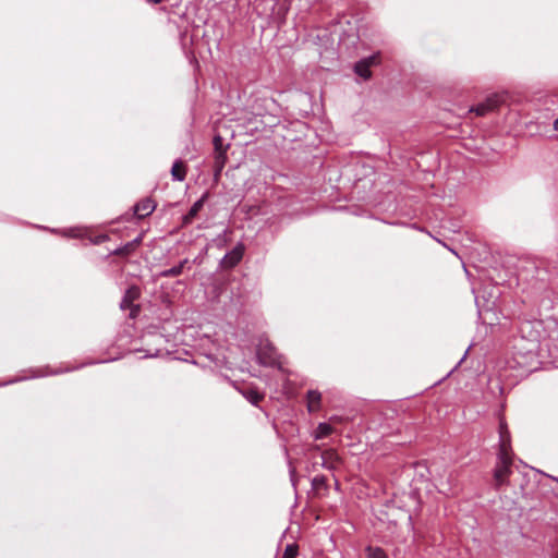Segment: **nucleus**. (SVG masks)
Wrapping results in <instances>:
<instances>
[{"instance_id":"1","label":"nucleus","mask_w":558,"mask_h":558,"mask_svg":"<svg viewBox=\"0 0 558 558\" xmlns=\"http://www.w3.org/2000/svg\"><path fill=\"white\" fill-rule=\"evenodd\" d=\"M512 457L511 450H499L497 457V464L494 471V478L496 486H501L507 483L508 477L511 474Z\"/></svg>"},{"instance_id":"2","label":"nucleus","mask_w":558,"mask_h":558,"mask_svg":"<svg viewBox=\"0 0 558 558\" xmlns=\"http://www.w3.org/2000/svg\"><path fill=\"white\" fill-rule=\"evenodd\" d=\"M507 100V95L501 94H493L489 95L483 102H480L475 107L470 109V112H475L476 116H485L488 112L496 110L500 105L505 104Z\"/></svg>"},{"instance_id":"3","label":"nucleus","mask_w":558,"mask_h":558,"mask_svg":"<svg viewBox=\"0 0 558 558\" xmlns=\"http://www.w3.org/2000/svg\"><path fill=\"white\" fill-rule=\"evenodd\" d=\"M379 61L380 56L378 52L367 58L361 59L355 63L354 72L364 80H368L372 76L371 66L377 65Z\"/></svg>"},{"instance_id":"4","label":"nucleus","mask_w":558,"mask_h":558,"mask_svg":"<svg viewBox=\"0 0 558 558\" xmlns=\"http://www.w3.org/2000/svg\"><path fill=\"white\" fill-rule=\"evenodd\" d=\"M256 355L259 363L265 366H272L278 360L277 351L270 343L260 344L257 349Z\"/></svg>"},{"instance_id":"5","label":"nucleus","mask_w":558,"mask_h":558,"mask_svg":"<svg viewBox=\"0 0 558 558\" xmlns=\"http://www.w3.org/2000/svg\"><path fill=\"white\" fill-rule=\"evenodd\" d=\"M244 254V245L242 243H238L229 253H227L221 259V266L223 268H232L236 266Z\"/></svg>"},{"instance_id":"6","label":"nucleus","mask_w":558,"mask_h":558,"mask_svg":"<svg viewBox=\"0 0 558 558\" xmlns=\"http://www.w3.org/2000/svg\"><path fill=\"white\" fill-rule=\"evenodd\" d=\"M140 296V290L136 287L129 288L120 303L122 310H131L130 316L135 317L138 313V307L133 305V302Z\"/></svg>"},{"instance_id":"7","label":"nucleus","mask_w":558,"mask_h":558,"mask_svg":"<svg viewBox=\"0 0 558 558\" xmlns=\"http://www.w3.org/2000/svg\"><path fill=\"white\" fill-rule=\"evenodd\" d=\"M155 201L149 197H146L135 204L134 214L142 219L149 216L155 210Z\"/></svg>"},{"instance_id":"8","label":"nucleus","mask_w":558,"mask_h":558,"mask_svg":"<svg viewBox=\"0 0 558 558\" xmlns=\"http://www.w3.org/2000/svg\"><path fill=\"white\" fill-rule=\"evenodd\" d=\"M340 464V458L333 449L325 450L322 453V465L327 470H336Z\"/></svg>"},{"instance_id":"9","label":"nucleus","mask_w":558,"mask_h":558,"mask_svg":"<svg viewBox=\"0 0 558 558\" xmlns=\"http://www.w3.org/2000/svg\"><path fill=\"white\" fill-rule=\"evenodd\" d=\"M306 400L310 412H316L320 409L322 393L318 390H308Z\"/></svg>"},{"instance_id":"10","label":"nucleus","mask_w":558,"mask_h":558,"mask_svg":"<svg viewBox=\"0 0 558 558\" xmlns=\"http://www.w3.org/2000/svg\"><path fill=\"white\" fill-rule=\"evenodd\" d=\"M511 450L510 446V433L505 422L499 424V450Z\"/></svg>"},{"instance_id":"11","label":"nucleus","mask_w":558,"mask_h":558,"mask_svg":"<svg viewBox=\"0 0 558 558\" xmlns=\"http://www.w3.org/2000/svg\"><path fill=\"white\" fill-rule=\"evenodd\" d=\"M171 175H172L173 180H175V181H180V182L184 181L185 175H186V170H185L184 163L181 160H177L173 162L172 168H171Z\"/></svg>"},{"instance_id":"12","label":"nucleus","mask_w":558,"mask_h":558,"mask_svg":"<svg viewBox=\"0 0 558 558\" xmlns=\"http://www.w3.org/2000/svg\"><path fill=\"white\" fill-rule=\"evenodd\" d=\"M205 198H206V194L203 195L198 201H196L192 207L190 208L189 213L185 215L184 217V222L185 223H189L192 221L193 218H195L197 216V214L199 213V210L203 208L204 206V202H205Z\"/></svg>"},{"instance_id":"13","label":"nucleus","mask_w":558,"mask_h":558,"mask_svg":"<svg viewBox=\"0 0 558 558\" xmlns=\"http://www.w3.org/2000/svg\"><path fill=\"white\" fill-rule=\"evenodd\" d=\"M189 263V259L185 258L183 259L182 262H180L178 265L171 267V268H168V269H165L160 272V276L161 277H165V278H170V277H177V276H180L182 272H183V268L184 266Z\"/></svg>"},{"instance_id":"14","label":"nucleus","mask_w":558,"mask_h":558,"mask_svg":"<svg viewBox=\"0 0 558 558\" xmlns=\"http://www.w3.org/2000/svg\"><path fill=\"white\" fill-rule=\"evenodd\" d=\"M243 397L253 405H257L259 401L264 398L262 393L253 388H248L242 391Z\"/></svg>"},{"instance_id":"15","label":"nucleus","mask_w":558,"mask_h":558,"mask_svg":"<svg viewBox=\"0 0 558 558\" xmlns=\"http://www.w3.org/2000/svg\"><path fill=\"white\" fill-rule=\"evenodd\" d=\"M332 427L328 423H319L315 430V439H323L332 433Z\"/></svg>"},{"instance_id":"16","label":"nucleus","mask_w":558,"mask_h":558,"mask_svg":"<svg viewBox=\"0 0 558 558\" xmlns=\"http://www.w3.org/2000/svg\"><path fill=\"white\" fill-rule=\"evenodd\" d=\"M366 554V558H388L387 554L380 547L367 546Z\"/></svg>"},{"instance_id":"17","label":"nucleus","mask_w":558,"mask_h":558,"mask_svg":"<svg viewBox=\"0 0 558 558\" xmlns=\"http://www.w3.org/2000/svg\"><path fill=\"white\" fill-rule=\"evenodd\" d=\"M135 250H136V248L134 247V244H133V243L128 242V243H125L124 245H122V246H120V247L116 248V250L113 251V254H114V255H125V256H126V255L132 254Z\"/></svg>"},{"instance_id":"18","label":"nucleus","mask_w":558,"mask_h":558,"mask_svg":"<svg viewBox=\"0 0 558 558\" xmlns=\"http://www.w3.org/2000/svg\"><path fill=\"white\" fill-rule=\"evenodd\" d=\"M298 545L289 544L286 546L282 558H295L298 555Z\"/></svg>"},{"instance_id":"19","label":"nucleus","mask_w":558,"mask_h":558,"mask_svg":"<svg viewBox=\"0 0 558 558\" xmlns=\"http://www.w3.org/2000/svg\"><path fill=\"white\" fill-rule=\"evenodd\" d=\"M225 159H226V155H225V150H220L218 151L217 156H216V165L218 166V171H220L225 165Z\"/></svg>"},{"instance_id":"20","label":"nucleus","mask_w":558,"mask_h":558,"mask_svg":"<svg viewBox=\"0 0 558 558\" xmlns=\"http://www.w3.org/2000/svg\"><path fill=\"white\" fill-rule=\"evenodd\" d=\"M143 352H145V357H154V356H157L159 354V350L158 349H146V350H142Z\"/></svg>"},{"instance_id":"21","label":"nucleus","mask_w":558,"mask_h":558,"mask_svg":"<svg viewBox=\"0 0 558 558\" xmlns=\"http://www.w3.org/2000/svg\"><path fill=\"white\" fill-rule=\"evenodd\" d=\"M214 144H215V147H216V150H217V151L222 150V149H221V145H222V144H221V137H220V136H215V138H214Z\"/></svg>"},{"instance_id":"22","label":"nucleus","mask_w":558,"mask_h":558,"mask_svg":"<svg viewBox=\"0 0 558 558\" xmlns=\"http://www.w3.org/2000/svg\"><path fill=\"white\" fill-rule=\"evenodd\" d=\"M142 242V236H137L136 239H134L133 241H130V243H133L134 244V247L136 248L140 243Z\"/></svg>"},{"instance_id":"23","label":"nucleus","mask_w":558,"mask_h":558,"mask_svg":"<svg viewBox=\"0 0 558 558\" xmlns=\"http://www.w3.org/2000/svg\"><path fill=\"white\" fill-rule=\"evenodd\" d=\"M554 129L558 131V118L554 121Z\"/></svg>"},{"instance_id":"24","label":"nucleus","mask_w":558,"mask_h":558,"mask_svg":"<svg viewBox=\"0 0 558 558\" xmlns=\"http://www.w3.org/2000/svg\"><path fill=\"white\" fill-rule=\"evenodd\" d=\"M147 1L150 3L157 4V3L161 2L162 0H147Z\"/></svg>"},{"instance_id":"25","label":"nucleus","mask_w":558,"mask_h":558,"mask_svg":"<svg viewBox=\"0 0 558 558\" xmlns=\"http://www.w3.org/2000/svg\"><path fill=\"white\" fill-rule=\"evenodd\" d=\"M71 236H72V238H75V236H77V233L75 232V230H74L73 228H72V233H71Z\"/></svg>"},{"instance_id":"26","label":"nucleus","mask_w":558,"mask_h":558,"mask_svg":"<svg viewBox=\"0 0 558 558\" xmlns=\"http://www.w3.org/2000/svg\"><path fill=\"white\" fill-rule=\"evenodd\" d=\"M104 239H105V236H99V238L96 240V243L101 242Z\"/></svg>"},{"instance_id":"27","label":"nucleus","mask_w":558,"mask_h":558,"mask_svg":"<svg viewBox=\"0 0 558 558\" xmlns=\"http://www.w3.org/2000/svg\"><path fill=\"white\" fill-rule=\"evenodd\" d=\"M156 338H157L158 341L162 340L160 336H157Z\"/></svg>"}]
</instances>
